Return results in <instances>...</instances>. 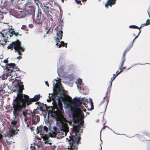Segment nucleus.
Segmentation results:
<instances>
[{"label": "nucleus", "mask_w": 150, "mask_h": 150, "mask_svg": "<svg viewBox=\"0 0 150 150\" xmlns=\"http://www.w3.org/2000/svg\"><path fill=\"white\" fill-rule=\"evenodd\" d=\"M13 91H17V96L13 99L12 103L13 107V118H15L17 115H20L21 114V110L23 109H24L26 107V103L29 105L31 102L37 101L40 97L39 95H35L33 98L30 99L29 102L28 101V98L27 95H23L22 92L23 89V86L19 85Z\"/></svg>", "instance_id": "f257e3e1"}, {"label": "nucleus", "mask_w": 150, "mask_h": 150, "mask_svg": "<svg viewBox=\"0 0 150 150\" xmlns=\"http://www.w3.org/2000/svg\"><path fill=\"white\" fill-rule=\"evenodd\" d=\"M58 107L57 105H54V106L49 110V115L55 118L58 122H56L60 130L64 132L62 137H64L69 132V127L67 126V123L71 125V122L67 121L63 117L62 110V104L58 102Z\"/></svg>", "instance_id": "f03ea898"}, {"label": "nucleus", "mask_w": 150, "mask_h": 150, "mask_svg": "<svg viewBox=\"0 0 150 150\" xmlns=\"http://www.w3.org/2000/svg\"><path fill=\"white\" fill-rule=\"evenodd\" d=\"M64 108L71 112L75 122L79 119L84 117L82 111H86L84 106L80 104H77L69 96L65 95L62 99Z\"/></svg>", "instance_id": "7ed1b4c3"}, {"label": "nucleus", "mask_w": 150, "mask_h": 150, "mask_svg": "<svg viewBox=\"0 0 150 150\" xmlns=\"http://www.w3.org/2000/svg\"><path fill=\"white\" fill-rule=\"evenodd\" d=\"M80 129L79 126H73V131L74 135L72 137H70V139H68V142L69 143L70 146H68L70 148L67 149L66 150H77V147L76 145L79 142L80 139V136L79 133Z\"/></svg>", "instance_id": "20e7f679"}, {"label": "nucleus", "mask_w": 150, "mask_h": 150, "mask_svg": "<svg viewBox=\"0 0 150 150\" xmlns=\"http://www.w3.org/2000/svg\"><path fill=\"white\" fill-rule=\"evenodd\" d=\"M21 42L19 40L13 42L10 44L7 47L8 49H11L12 50L13 47H14L15 51H17L19 55H21L22 54L21 52L23 51L24 48L23 47L21 46Z\"/></svg>", "instance_id": "39448f33"}, {"label": "nucleus", "mask_w": 150, "mask_h": 150, "mask_svg": "<svg viewBox=\"0 0 150 150\" xmlns=\"http://www.w3.org/2000/svg\"><path fill=\"white\" fill-rule=\"evenodd\" d=\"M53 86L54 88H56V91L58 93L60 94L64 93V90L61 85L59 79H58L57 80L55 79L53 81Z\"/></svg>", "instance_id": "423d86ee"}, {"label": "nucleus", "mask_w": 150, "mask_h": 150, "mask_svg": "<svg viewBox=\"0 0 150 150\" xmlns=\"http://www.w3.org/2000/svg\"><path fill=\"white\" fill-rule=\"evenodd\" d=\"M56 36L55 37L54 40L55 41L56 45L57 46L58 44L60 42V40L62 39V32L61 30H57L56 31Z\"/></svg>", "instance_id": "0eeeda50"}, {"label": "nucleus", "mask_w": 150, "mask_h": 150, "mask_svg": "<svg viewBox=\"0 0 150 150\" xmlns=\"http://www.w3.org/2000/svg\"><path fill=\"white\" fill-rule=\"evenodd\" d=\"M37 133H39L41 135H43L45 132L46 133L47 131V127L45 126L44 127L40 126L37 128Z\"/></svg>", "instance_id": "6e6552de"}, {"label": "nucleus", "mask_w": 150, "mask_h": 150, "mask_svg": "<svg viewBox=\"0 0 150 150\" xmlns=\"http://www.w3.org/2000/svg\"><path fill=\"white\" fill-rule=\"evenodd\" d=\"M16 12L15 15L19 18H23L25 15L23 11L17 10Z\"/></svg>", "instance_id": "1a4fd4ad"}, {"label": "nucleus", "mask_w": 150, "mask_h": 150, "mask_svg": "<svg viewBox=\"0 0 150 150\" xmlns=\"http://www.w3.org/2000/svg\"><path fill=\"white\" fill-rule=\"evenodd\" d=\"M12 129L11 130L9 133V134L12 137L16 135L17 134V132L19 131L18 129H17L16 127H12Z\"/></svg>", "instance_id": "9d476101"}, {"label": "nucleus", "mask_w": 150, "mask_h": 150, "mask_svg": "<svg viewBox=\"0 0 150 150\" xmlns=\"http://www.w3.org/2000/svg\"><path fill=\"white\" fill-rule=\"evenodd\" d=\"M116 0H108L106 4L105 5L106 7H108V6H112V5H114L116 3Z\"/></svg>", "instance_id": "9b49d317"}, {"label": "nucleus", "mask_w": 150, "mask_h": 150, "mask_svg": "<svg viewBox=\"0 0 150 150\" xmlns=\"http://www.w3.org/2000/svg\"><path fill=\"white\" fill-rule=\"evenodd\" d=\"M125 58H124L123 59V62H122V64L120 68V72H119L118 71H117L116 72V74L117 75H116V76H117L119 74H120V73H121V72H122V68L123 67V64H124V62H125Z\"/></svg>", "instance_id": "f8f14e48"}, {"label": "nucleus", "mask_w": 150, "mask_h": 150, "mask_svg": "<svg viewBox=\"0 0 150 150\" xmlns=\"http://www.w3.org/2000/svg\"><path fill=\"white\" fill-rule=\"evenodd\" d=\"M7 67H6L5 68V69L6 71H9L10 70V67L12 66L13 67H14L15 66V64L14 63H11L10 64H7Z\"/></svg>", "instance_id": "ddd939ff"}, {"label": "nucleus", "mask_w": 150, "mask_h": 150, "mask_svg": "<svg viewBox=\"0 0 150 150\" xmlns=\"http://www.w3.org/2000/svg\"><path fill=\"white\" fill-rule=\"evenodd\" d=\"M17 122L16 120H14L11 122V125L12 127H15V125H16Z\"/></svg>", "instance_id": "4468645a"}, {"label": "nucleus", "mask_w": 150, "mask_h": 150, "mask_svg": "<svg viewBox=\"0 0 150 150\" xmlns=\"http://www.w3.org/2000/svg\"><path fill=\"white\" fill-rule=\"evenodd\" d=\"M32 120L33 122V123H35L37 122V121L36 120V119L38 118V117L36 116H35L32 115Z\"/></svg>", "instance_id": "2eb2a0df"}, {"label": "nucleus", "mask_w": 150, "mask_h": 150, "mask_svg": "<svg viewBox=\"0 0 150 150\" xmlns=\"http://www.w3.org/2000/svg\"><path fill=\"white\" fill-rule=\"evenodd\" d=\"M0 8L2 9L5 8L6 9H7L8 8V6L4 4L3 6L1 5L0 6Z\"/></svg>", "instance_id": "dca6fc26"}, {"label": "nucleus", "mask_w": 150, "mask_h": 150, "mask_svg": "<svg viewBox=\"0 0 150 150\" xmlns=\"http://www.w3.org/2000/svg\"><path fill=\"white\" fill-rule=\"evenodd\" d=\"M82 83V81L80 79H78L77 80V81H76V84H77V83H78L79 84V85H81V83ZM77 86L78 87H79V85H78V84H77Z\"/></svg>", "instance_id": "f3484780"}, {"label": "nucleus", "mask_w": 150, "mask_h": 150, "mask_svg": "<svg viewBox=\"0 0 150 150\" xmlns=\"http://www.w3.org/2000/svg\"><path fill=\"white\" fill-rule=\"evenodd\" d=\"M64 43L63 41H61L60 42V44L58 46L59 48L60 47H64Z\"/></svg>", "instance_id": "a211bd4d"}, {"label": "nucleus", "mask_w": 150, "mask_h": 150, "mask_svg": "<svg viewBox=\"0 0 150 150\" xmlns=\"http://www.w3.org/2000/svg\"><path fill=\"white\" fill-rule=\"evenodd\" d=\"M130 28H133L139 29V27L135 25H131L129 26Z\"/></svg>", "instance_id": "6ab92c4d"}, {"label": "nucleus", "mask_w": 150, "mask_h": 150, "mask_svg": "<svg viewBox=\"0 0 150 150\" xmlns=\"http://www.w3.org/2000/svg\"><path fill=\"white\" fill-rule=\"evenodd\" d=\"M36 4L38 5V6H39V5L40 4V2L39 0H33Z\"/></svg>", "instance_id": "aec40b11"}, {"label": "nucleus", "mask_w": 150, "mask_h": 150, "mask_svg": "<svg viewBox=\"0 0 150 150\" xmlns=\"http://www.w3.org/2000/svg\"><path fill=\"white\" fill-rule=\"evenodd\" d=\"M11 0V3L12 4H13L17 2H18V1H19V0Z\"/></svg>", "instance_id": "412c9836"}, {"label": "nucleus", "mask_w": 150, "mask_h": 150, "mask_svg": "<svg viewBox=\"0 0 150 150\" xmlns=\"http://www.w3.org/2000/svg\"><path fill=\"white\" fill-rule=\"evenodd\" d=\"M115 76V75L114 74H113V76L112 77V78H111V83H110V84L111 85V84H112V81H113V80L115 78L116 76Z\"/></svg>", "instance_id": "4be33fe9"}, {"label": "nucleus", "mask_w": 150, "mask_h": 150, "mask_svg": "<svg viewBox=\"0 0 150 150\" xmlns=\"http://www.w3.org/2000/svg\"><path fill=\"white\" fill-rule=\"evenodd\" d=\"M43 138L44 140H47L48 139V137L45 134H43Z\"/></svg>", "instance_id": "5701e85b"}, {"label": "nucleus", "mask_w": 150, "mask_h": 150, "mask_svg": "<svg viewBox=\"0 0 150 150\" xmlns=\"http://www.w3.org/2000/svg\"><path fill=\"white\" fill-rule=\"evenodd\" d=\"M147 24H146V23L142 24L141 25L140 27V28H139V29H140L142 27H144L145 26L147 25Z\"/></svg>", "instance_id": "b1692460"}, {"label": "nucleus", "mask_w": 150, "mask_h": 150, "mask_svg": "<svg viewBox=\"0 0 150 150\" xmlns=\"http://www.w3.org/2000/svg\"><path fill=\"white\" fill-rule=\"evenodd\" d=\"M3 62L6 64V67H7L8 65L7 64H8V60L5 59L3 61Z\"/></svg>", "instance_id": "393cba45"}, {"label": "nucleus", "mask_w": 150, "mask_h": 150, "mask_svg": "<svg viewBox=\"0 0 150 150\" xmlns=\"http://www.w3.org/2000/svg\"><path fill=\"white\" fill-rule=\"evenodd\" d=\"M15 31L14 29H11L10 32V33L12 35H14L15 33Z\"/></svg>", "instance_id": "a878e982"}, {"label": "nucleus", "mask_w": 150, "mask_h": 150, "mask_svg": "<svg viewBox=\"0 0 150 150\" xmlns=\"http://www.w3.org/2000/svg\"><path fill=\"white\" fill-rule=\"evenodd\" d=\"M141 32V30H139V33H138V35L137 36H136V37H135V38L134 39V40H133V43L134 42V41H135V40H136V39L138 38V36H139V34H140V33Z\"/></svg>", "instance_id": "bb28decb"}, {"label": "nucleus", "mask_w": 150, "mask_h": 150, "mask_svg": "<svg viewBox=\"0 0 150 150\" xmlns=\"http://www.w3.org/2000/svg\"><path fill=\"white\" fill-rule=\"evenodd\" d=\"M91 101V104H90V105H91V109H93V103H92V102L91 101V99H89Z\"/></svg>", "instance_id": "cd10ccee"}, {"label": "nucleus", "mask_w": 150, "mask_h": 150, "mask_svg": "<svg viewBox=\"0 0 150 150\" xmlns=\"http://www.w3.org/2000/svg\"><path fill=\"white\" fill-rule=\"evenodd\" d=\"M76 1V3L78 4H81V1L80 0H75Z\"/></svg>", "instance_id": "c85d7f7f"}, {"label": "nucleus", "mask_w": 150, "mask_h": 150, "mask_svg": "<svg viewBox=\"0 0 150 150\" xmlns=\"http://www.w3.org/2000/svg\"><path fill=\"white\" fill-rule=\"evenodd\" d=\"M14 35H15L17 37L18 35V33L15 32V33L14 34Z\"/></svg>", "instance_id": "c756f323"}, {"label": "nucleus", "mask_w": 150, "mask_h": 150, "mask_svg": "<svg viewBox=\"0 0 150 150\" xmlns=\"http://www.w3.org/2000/svg\"><path fill=\"white\" fill-rule=\"evenodd\" d=\"M16 8H18V9H21V8L19 6H16Z\"/></svg>", "instance_id": "7c9ffc66"}, {"label": "nucleus", "mask_w": 150, "mask_h": 150, "mask_svg": "<svg viewBox=\"0 0 150 150\" xmlns=\"http://www.w3.org/2000/svg\"><path fill=\"white\" fill-rule=\"evenodd\" d=\"M21 58V56H18L16 58V59L19 60Z\"/></svg>", "instance_id": "2f4dec72"}, {"label": "nucleus", "mask_w": 150, "mask_h": 150, "mask_svg": "<svg viewBox=\"0 0 150 150\" xmlns=\"http://www.w3.org/2000/svg\"><path fill=\"white\" fill-rule=\"evenodd\" d=\"M0 37H1L2 38L4 37V36L2 33H0Z\"/></svg>", "instance_id": "473e14b6"}, {"label": "nucleus", "mask_w": 150, "mask_h": 150, "mask_svg": "<svg viewBox=\"0 0 150 150\" xmlns=\"http://www.w3.org/2000/svg\"><path fill=\"white\" fill-rule=\"evenodd\" d=\"M14 71V70L13 69H10L8 71H10L11 72H13Z\"/></svg>", "instance_id": "72a5a7b5"}, {"label": "nucleus", "mask_w": 150, "mask_h": 150, "mask_svg": "<svg viewBox=\"0 0 150 150\" xmlns=\"http://www.w3.org/2000/svg\"><path fill=\"white\" fill-rule=\"evenodd\" d=\"M53 129L54 131H56L57 130V128L55 127H53Z\"/></svg>", "instance_id": "f704fd0d"}, {"label": "nucleus", "mask_w": 150, "mask_h": 150, "mask_svg": "<svg viewBox=\"0 0 150 150\" xmlns=\"http://www.w3.org/2000/svg\"><path fill=\"white\" fill-rule=\"evenodd\" d=\"M23 114L24 116H25L26 115L25 113L24 112H23Z\"/></svg>", "instance_id": "c9c22d12"}, {"label": "nucleus", "mask_w": 150, "mask_h": 150, "mask_svg": "<svg viewBox=\"0 0 150 150\" xmlns=\"http://www.w3.org/2000/svg\"><path fill=\"white\" fill-rule=\"evenodd\" d=\"M51 100V99H47V102H50V101Z\"/></svg>", "instance_id": "e433bc0d"}, {"label": "nucleus", "mask_w": 150, "mask_h": 150, "mask_svg": "<svg viewBox=\"0 0 150 150\" xmlns=\"http://www.w3.org/2000/svg\"><path fill=\"white\" fill-rule=\"evenodd\" d=\"M3 136L1 134H0V140L2 138Z\"/></svg>", "instance_id": "4c0bfd02"}, {"label": "nucleus", "mask_w": 150, "mask_h": 150, "mask_svg": "<svg viewBox=\"0 0 150 150\" xmlns=\"http://www.w3.org/2000/svg\"><path fill=\"white\" fill-rule=\"evenodd\" d=\"M29 26L31 28H32L33 27V25L32 24H30L29 25Z\"/></svg>", "instance_id": "58836bf2"}, {"label": "nucleus", "mask_w": 150, "mask_h": 150, "mask_svg": "<svg viewBox=\"0 0 150 150\" xmlns=\"http://www.w3.org/2000/svg\"><path fill=\"white\" fill-rule=\"evenodd\" d=\"M45 83L46 85H47V86H48V84H47L48 83H47V82H45Z\"/></svg>", "instance_id": "ea45409f"}, {"label": "nucleus", "mask_w": 150, "mask_h": 150, "mask_svg": "<svg viewBox=\"0 0 150 150\" xmlns=\"http://www.w3.org/2000/svg\"><path fill=\"white\" fill-rule=\"evenodd\" d=\"M44 143L46 144V143H48V142L47 141H45L44 142Z\"/></svg>", "instance_id": "a19ab883"}, {"label": "nucleus", "mask_w": 150, "mask_h": 150, "mask_svg": "<svg viewBox=\"0 0 150 150\" xmlns=\"http://www.w3.org/2000/svg\"><path fill=\"white\" fill-rule=\"evenodd\" d=\"M64 46L66 48L67 47V44L66 43L65 44V45Z\"/></svg>", "instance_id": "79ce46f5"}, {"label": "nucleus", "mask_w": 150, "mask_h": 150, "mask_svg": "<svg viewBox=\"0 0 150 150\" xmlns=\"http://www.w3.org/2000/svg\"><path fill=\"white\" fill-rule=\"evenodd\" d=\"M28 4H25V6H26V7H27V6H28Z\"/></svg>", "instance_id": "37998d69"}, {"label": "nucleus", "mask_w": 150, "mask_h": 150, "mask_svg": "<svg viewBox=\"0 0 150 150\" xmlns=\"http://www.w3.org/2000/svg\"><path fill=\"white\" fill-rule=\"evenodd\" d=\"M55 5H58V4L57 3H55Z\"/></svg>", "instance_id": "c03bdc74"}, {"label": "nucleus", "mask_w": 150, "mask_h": 150, "mask_svg": "<svg viewBox=\"0 0 150 150\" xmlns=\"http://www.w3.org/2000/svg\"><path fill=\"white\" fill-rule=\"evenodd\" d=\"M57 72H60V71H59V69H58V70H57Z\"/></svg>", "instance_id": "a18cd8bd"}, {"label": "nucleus", "mask_w": 150, "mask_h": 150, "mask_svg": "<svg viewBox=\"0 0 150 150\" xmlns=\"http://www.w3.org/2000/svg\"><path fill=\"white\" fill-rule=\"evenodd\" d=\"M48 31H47V33H46V34H48Z\"/></svg>", "instance_id": "49530a36"}, {"label": "nucleus", "mask_w": 150, "mask_h": 150, "mask_svg": "<svg viewBox=\"0 0 150 150\" xmlns=\"http://www.w3.org/2000/svg\"><path fill=\"white\" fill-rule=\"evenodd\" d=\"M2 44V43H0V45H1V44Z\"/></svg>", "instance_id": "de8ad7c7"}, {"label": "nucleus", "mask_w": 150, "mask_h": 150, "mask_svg": "<svg viewBox=\"0 0 150 150\" xmlns=\"http://www.w3.org/2000/svg\"><path fill=\"white\" fill-rule=\"evenodd\" d=\"M59 8L60 9H61V8H60V7H59Z\"/></svg>", "instance_id": "09e8293b"}, {"label": "nucleus", "mask_w": 150, "mask_h": 150, "mask_svg": "<svg viewBox=\"0 0 150 150\" xmlns=\"http://www.w3.org/2000/svg\"><path fill=\"white\" fill-rule=\"evenodd\" d=\"M11 10H12V9H13H13H12V8H11Z\"/></svg>", "instance_id": "8fccbe9b"}, {"label": "nucleus", "mask_w": 150, "mask_h": 150, "mask_svg": "<svg viewBox=\"0 0 150 150\" xmlns=\"http://www.w3.org/2000/svg\"><path fill=\"white\" fill-rule=\"evenodd\" d=\"M26 8H24V9H26Z\"/></svg>", "instance_id": "3c124183"}, {"label": "nucleus", "mask_w": 150, "mask_h": 150, "mask_svg": "<svg viewBox=\"0 0 150 150\" xmlns=\"http://www.w3.org/2000/svg\"><path fill=\"white\" fill-rule=\"evenodd\" d=\"M28 7H30V6H28Z\"/></svg>", "instance_id": "603ef678"}, {"label": "nucleus", "mask_w": 150, "mask_h": 150, "mask_svg": "<svg viewBox=\"0 0 150 150\" xmlns=\"http://www.w3.org/2000/svg\"><path fill=\"white\" fill-rule=\"evenodd\" d=\"M99 1H100V0H99Z\"/></svg>", "instance_id": "864d4df0"}, {"label": "nucleus", "mask_w": 150, "mask_h": 150, "mask_svg": "<svg viewBox=\"0 0 150 150\" xmlns=\"http://www.w3.org/2000/svg\"><path fill=\"white\" fill-rule=\"evenodd\" d=\"M50 1V0H49Z\"/></svg>", "instance_id": "5fc2aeb1"}]
</instances>
